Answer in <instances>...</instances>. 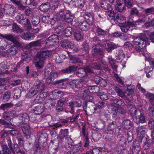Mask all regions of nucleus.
Returning <instances> with one entry per match:
<instances>
[{"label":"nucleus","mask_w":154,"mask_h":154,"mask_svg":"<svg viewBox=\"0 0 154 154\" xmlns=\"http://www.w3.org/2000/svg\"><path fill=\"white\" fill-rule=\"evenodd\" d=\"M100 6L101 7L106 10L105 11L108 14L109 17H112L111 19H113L115 22L121 23L122 21H125V17L120 14H117L114 13L112 6L106 1H103L101 2Z\"/></svg>","instance_id":"1"},{"label":"nucleus","mask_w":154,"mask_h":154,"mask_svg":"<svg viewBox=\"0 0 154 154\" xmlns=\"http://www.w3.org/2000/svg\"><path fill=\"white\" fill-rule=\"evenodd\" d=\"M8 147L6 144L1 145L2 151H0V154H23L24 152L22 151L19 145L17 143H13L10 138L7 139Z\"/></svg>","instance_id":"2"},{"label":"nucleus","mask_w":154,"mask_h":154,"mask_svg":"<svg viewBox=\"0 0 154 154\" xmlns=\"http://www.w3.org/2000/svg\"><path fill=\"white\" fill-rule=\"evenodd\" d=\"M45 85L41 81L37 82L36 85H34L29 90L26 95V97L27 98H30L38 92H41L44 90Z\"/></svg>","instance_id":"3"},{"label":"nucleus","mask_w":154,"mask_h":154,"mask_svg":"<svg viewBox=\"0 0 154 154\" xmlns=\"http://www.w3.org/2000/svg\"><path fill=\"white\" fill-rule=\"evenodd\" d=\"M117 127V123L114 121L109 123L107 125L106 129L103 133V136L105 138L109 140L112 137L113 130Z\"/></svg>","instance_id":"4"},{"label":"nucleus","mask_w":154,"mask_h":154,"mask_svg":"<svg viewBox=\"0 0 154 154\" xmlns=\"http://www.w3.org/2000/svg\"><path fill=\"white\" fill-rule=\"evenodd\" d=\"M138 38H140V41L137 40V39L139 40L138 37H135V40H137L135 41V45H138L139 47V48L135 47V50L138 52H141L142 54H143L142 52L143 50V48L145 46V45L143 46L144 43L143 41L147 42L148 39L145 34L143 33L140 34Z\"/></svg>","instance_id":"5"},{"label":"nucleus","mask_w":154,"mask_h":154,"mask_svg":"<svg viewBox=\"0 0 154 154\" xmlns=\"http://www.w3.org/2000/svg\"><path fill=\"white\" fill-rule=\"evenodd\" d=\"M17 22L19 24L26 25L28 29H30L31 28L30 21L26 18L24 14H20L17 15L15 17Z\"/></svg>","instance_id":"6"},{"label":"nucleus","mask_w":154,"mask_h":154,"mask_svg":"<svg viewBox=\"0 0 154 154\" xmlns=\"http://www.w3.org/2000/svg\"><path fill=\"white\" fill-rule=\"evenodd\" d=\"M51 139L49 144V146H54L59 148V143L61 141V138L58 136L56 132H54L51 134Z\"/></svg>","instance_id":"7"},{"label":"nucleus","mask_w":154,"mask_h":154,"mask_svg":"<svg viewBox=\"0 0 154 154\" xmlns=\"http://www.w3.org/2000/svg\"><path fill=\"white\" fill-rule=\"evenodd\" d=\"M82 136L83 137H85V140H84V147L85 148H88V149H87V150L90 149V146L89 143V138L88 137V134L87 133L86 134V124L85 123H82Z\"/></svg>","instance_id":"8"},{"label":"nucleus","mask_w":154,"mask_h":154,"mask_svg":"<svg viewBox=\"0 0 154 154\" xmlns=\"http://www.w3.org/2000/svg\"><path fill=\"white\" fill-rule=\"evenodd\" d=\"M51 54V52L48 50H41L37 52L36 57L38 59H41L45 61L49 57Z\"/></svg>","instance_id":"9"},{"label":"nucleus","mask_w":154,"mask_h":154,"mask_svg":"<svg viewBox=\"0 0 154 154\" xmlns=\"http://www.w3.org/2000/svg\"><path fill=\"white\" fill-rule=\"evenodd\" d=\"M2 8L5 13L11 16L14 15L15 8L13 5L6 4L3 6H2Z\"/></svg>","instance_id":"10"},{"label":"nucleus","mask_w":154,"mask_h":154,"mask_svg":"<svg viewBox=\"0 0 154 154\" xmlns=\"http://www.w3.org/2000/svg\"><path fill=\"white\" fill-rule=\"evenodd\" d=\"M47 134L46 133H38L37 134V140L38 144L45 147L46 145V141L47 140Z\"/></svg>","instance_id":"11"},{"label":"nucleus","mask_w":154,"mask_h":154,"mask_svg":"<svg viewBox=\"0 0 154 154\" xmlns=\"http://www.w3.org/2000/svg\"><path fill=\"white\" fill-rule=\"evenodd\" d=\"M101 45L100 44H97L93 46L92 53L94 56H95L98 55L100 56L104 55V52L102 51V49L100 48Z\"/></svg>","instance_id":"12"},{"label":"nucleus","mask_w":154,"mask_h":154,"mask_svg":"<svg viewBox=\"0 0 154 154\" xmlns=\"http://www.w3.org/2000/svg\"><path fill=\"white\" fill-rule=\"evenodd\" d=\"M67 140L66 143V148L67 150L71 149V151H72L75 146L78 145L80 146V149H81L82 146V143L81 142L77 144H75L74 141L71 138H67Z\"/></svg>","instance_id":"13"},{"label":"nucleus","mask_w":154,"mask_h":154,"mask_svg":"<svg viewBox=\"0 0 154 154\" xmlns=\"http://www.w3.org/2000/svg\"><path fill=\"white\" fill-rule=\"evenodd\" d=\"M47 44H48L51 45H55L56 43L59 41L58 36L56 34L51 35L46 39Z\"/></svg>","instance_id":"14"},{"label":"nucleus","mask_w":154,"mask_h":154,"mask_svg":"<svg viewBox=\"0 0 154 154\" xmlns=\"http://www.w3.org/2000/svg\"><path fill=\"white\" fill-rule=\"evenodd\" d=\"M102 64H103V62H100L98 63H94L91 65V68L89 67H87L85 69L86 74H87V73H93V70L91 68L95 69L100 70L101 69Z\"/></svg>","instance_id":"15"},{"label":"nucleus","mask_w":154,"mask_h":154,"mask_svg":"<svg viewBox=\"0 0 154 154\" xmlns=\"http://www.w3.org/2000/svg\"><path fill=\"white\" fill-rule=\"evenodd\" d=\"M68 3L71 2L72 5L78 9H82L85 5V0H67Z\"/></svg>","instance_id":"16"},{"label":"nucleus","mask_w":154,"mask_h":154,"mask_svg":"<svg viewBox=\"0 0 154 154\" xmlns=\"http://www.w3.org/2000/svg\"><path fill=\"white\" fill-rule=\"evenodd\" d=\"M66 101V99L65 97L62 98L58 101L55 107V110L57 112L59 113L63 111L64 108L63 106Z\"/></svg>","instance_id":"17"},{"label":"nucleus","mask_w":154,"mask_h":154,"mask_svg":"<svg viewBox=\"0 0 154 154\" xmlns=\"http://www.w3.org/2000/svg\"><path fill=\"white\" fill-rule=\"evenodd\" d=\"M137 132V142L139 143L140 141L141 143L142 140L144 137L145 131L143 127H138L136 129Z\"/></svg>","instance_id":"18"},{"label":"nucleus","mask_w":154,"mask_h":154,"mask_svg":"<svg viewBox=\"0 0 154 154\" xmlns=\"http://www.w3.org/2000/svg\"><path fill=\"white\" fill-rule=\"evenodd\" d=\"M81 16L86 20V21L89 23H93L94 20V15L93 14L88 11L85 12L81 14Z\"/></svg>","instance_id":"19"},{"label":"nucleus","mask_w":154,"mask_h":154,"mask_svg":"<svg viewBox=\"0 0 154 154\" xmlns=\"http://www.w3.org/2000/svg\"><path fill=\"white\" fill-rule=\"evenodd\" d=\"M78 66L75 65H72L63 69H62L60 72V73L61 74H69L74 72L77 70Z\"/></svg>","instance_id":"20"},{"label":"nucleus","mask_w":154,"mask_h":154,"mask_svg":"<svg viewBox=\"0 0 154 154\" xmlns=\"http://www.w3.org/2000/svg\"><path fill=\"white\" fill-rule=\"evenodd\" d=\"M83 82L79 80H73L70 82V85L72 88H80L83 87Z\"/></svg>","instance_id":"21"},{"label":"nucleus","mask_w":154,"mask_h":154,"mask_svg":"<svg viewBox=\"0 0 154 154\" xmlns=\"http://www.w3.org/2000/svg\"><path fill=\"white\" fill-rule=\"evenodd\" d=\"M84 154H102V149L100 147L90 146V149L86 150V153Z\"/></svg>","instance_id":"22"},{"label":"nucleus","mask_w":154,"mask_h":154,"mask_svg":"<svg viewBox=\"0 0 154 154\" xmlns=\"http://www.w3.org/2000/svg\"><path fill=\"white\" fill-rule=\"evenodd\" d=\"M116 4L115 5V9L120 12L123 11L125 9V5L123 3V0H117L116 1Z\"/></svg>","instance_id":"23"},{"label":"nucleus","mask_w":154,"mask_h":154,"mask_svg":"<svg viewBox=\"0 0 154 154\" xmlns=\"http://www.w3.org/2000/svg\"><path fill=\"white\" fill-rule=\"evenodd\" d=\"M51 7V5L49 2L43 3L39 6V9L42 12H47Z\"/></svg>","instance_id":"24"},{"label":"nucleus","mask_w":154,"mask_h":154,"mask_svg":"<svg viewBox=\"0 0 154 154\" xmlns=\"http://www.w3.org/2000/svg\"><path fill=\"white\" fill-rule=\"evenodd\" d=\"M99 87L97 85H94L93 86H88L87 89L85 90V92L90 93H99L100 91Z\"/></svg>","instance_id":"25"},{"label":"nucleus","mask_w":154,"mask_h":154,"mask_svg":"<svg viewBox=\"0 0 154 154\" xmlns=\"http://www.w3.org/2000/svg\"><path fill=\"white\" fill-rule=\"evenodd\" d=\"M53 99L54 100L63 97L64 95L63 92L58 90H55L51 91Z\"/></svg>","instance_id":"26"},{"label":"nucleus","mask_w":154,"mask_h":154,"mask_svg":"<svg viewBox=\"0 0 154 154\" xmlns=\"http://www.w3.org/2000/svg\"><path fill=\"white\" fill-rule=\"evenodd\" d=\"M34 37V34L29 32H27L23 33L21 36L22 38L27 41L32 39Z\"/></svg>","instance_id":"27"},{"label":"nucleus","mask_w":154,"mask_h":154,"mask_svg":"<svg viewBox=\"0 0 154 154\" xmlns=\"http://www.w3.org/2000/svg\"><path fill=\"white\" fill-rule=\"evenodd\" d=\"M86 21L84 20L79 23V28L82 30L85 31H88L89 29V24Z\"/></svg>","instance_id":"28"},{"label":"nucleus","mask_w":154,"mask_h":154,"mask_svg":"<svg viewBox=\"0 0 154 154\" xmlns=\"http://www.w3.org/2000/svg\"><path fill=\"white\" fill-rule=\"evenodd\" d=\"M30 127L28 125L23 126L22 127V130L24 134H25V137L27 138H30L31 134V131L30 130Z\"/></svg>","instance_id":"29"},{"label":"nucleus","mask_w":154,"mask_h":154,"mask_svg":"<svg viewBox=\"0 0 154 154\" xmlns=\"http://www.w3.org/2000/svg\"><path fill=\"white\" fill-rule=\"evenodd\" d=\"M45 107L43 106L38 105L32 110L33 113L36 115H40L44 111Z\"/></svg>","instance_id":"30"},{"label":"nucleus","mask_w":154,"mask_h":154,"mask_svg":"<svg viewBox=\"0 0 154 154\" xmlns=\"http://www.w3.org/2000/svg\"><path fill=\"white\" fill-rule=\"evenodd\" d=\"M4 38L14 43L18 46H19L20 45V43L17 41L15 37L11 34H5L4 37Z\"/></svg>","instance_id":"31"},{"label":"nucleus","mask_w":154,"mask_h":154,"mask_svg":"<svg viewBox=\"0 0 154 154\" xmlns=\"http://www.w3.org/2000/svg\"><path fill=\"white\" fill-rule=\"evenodd\" d=\"M20 120H22L23 124L24 125H27L29 122V116L27 114H22L20 115Z\"/></svg>","instance_id":"32"},{"label":"nucleus","mask_w":154,"mask_h":154,"mask_svg":"<svg viewBox=\"0 0 154 154\" xmlns=\"http://www.w3.org/2000/svg\"><path fill=\"white\" fill-rule=\"evenodd\" d=\"M67 11L63 9L59 10L57 13L58 19L61 20H63L64 18H65V16L66 14Z\"/></svg>","instance_id":"33"},{"label":"nucleus","mask_w":154,"mask_h":154,"mask_svg":"<svg viewBox=\"0 0 154 154\" xmlns=\"http://www.w3.org/2000/svg\"><path fill=\"white\" fill-rule=\"evenodd\" d=\"M69 134L68 129H61L59 132V136L61 138V141L65 137L67 136Z\"/></svg>","instance_id":"34"},{"label":"nucleus","mask_w":154,"mask_h":154,"mask_svg":"<svg viewBox=\"0 0 154 154\" xmlns=\"http://www.w3.org/2000/svg\"><path fill=\"white\" fill-rule=\"evenodd\" d=\"M112 88L118 96L122 97H124V93L119 87L114 85L112 86Z\"/></svg>","instance_id":"35"},{"label":"nucleus","mask_w":154,"mask_h":154,"mask_svg":"<svg viewBox=\"0 0 154 154\" xmlns=\"http://www.w3.org/2000/svg\"><path fill=\"white\" fill-rule=\"evenodd\" d=\"M13 32L17 34L21 33L23 32V30L21 29L16 23H14L12 25Z\"/></svg>","instance_id":"36"},{"label":"nucleus","mask_w":154,"mask_h":154,"mask_svg":"<svg viewBox=\"0 0 154 154\" xmlns=\"http://www.w3.org/2000/svg\"><path fill=\"white\" fill-rule=\"evenodd\" d=\"M64 17L63 20H65L66 22L68 23H71L73 21L72 16L71 15V13L69 11H67Z\"/></svg>","instance_id":"37"},{"label":"nucleus","mask_w":154,"mask_h":154,"mask_svg":"<svg viewBox=\"0 0 154 154\" xmlns=\"http://www.w3.org/2000/svg\"><path fill=\"white\" fill-rule=\"evenodd\" d=\"M112 101L113 103L119 106H124L125 104L123 100L119 98L112 99Z\"/></svg>","instance_id":"38"},{"label":"nucleus","mask_w":154,"mask_h":154,"mask_svg":"<svg viewBox=\"0 0 154 154\" xmlns=\"http://www.w3.org/2000/svg\"><path fill=\"white\" fill-rule=\"evenodd\" d=\"M18 47L15 45H13L7 50L10 55H14L18 52Z\"/></svg>","instance_id":"39"},{"label":"nucleus","mask_w":154,"mask_h":154,"mask_svg":"<svg viewBox=\"0 0 154 154\" xmlns=\"http://www.w3.org/2000/svg\"><path fill=\"white\" fill-rule=\"evenodd\" d=\"M43 147H45V146H43L38 143H35V146L33 149V151L34 152L33 154H41L40 151L41 150V149Z\"/></svg>","instance_id":"40"},{"label":"nucleus","mask_w":154,"mask_h":154,"mask_svg":"<svg viewBox=\"0 0 154 154\" xmlns=\"http://www.w3.org/2000/svg\"><path fill=\"white\" fill-rule=\"evenodd\" d=\"M76 74L78 77L83 78L87 75V74L85 69L83 68H81L79 69L78 71L76 72Z\"/></svg>","instance_id":"41"},{"label":"nucleus","mask_w":154,"mask_h":154,"mask_svg":"<svg viewBox=\"0 0 154 154\" xmlns=\"http://www.w3.org/2000/svg\"><path fill=\"white\" fill-rule=\"evenodd\" d=\"M72 28L70 27H66L63 31V35L65 37H69L72 34Z\"/></svg>","instance_id":"42"},{"label":"nucleus","mask_w":154,"mask_h":154,"mask_svg":"<svg viewBox=\"0 0 154 154\" xmlns=\"http://www.w3.org/2000/svg\"><path fill=\"white\" fill-rule=\"evenodd\" d=\"M59 149V148L54 146H48V152L49 154H57V152Z\"/></svg>","instance_id":"43"},{"label":"nucleus","mask_w":154,"mask_h":154,"mask_svg":"<svg viewBox=\"0 0 154 154\" xmlns=\"http://www.w3.org/2000/svg\"><path fill=\"white\" fill-rule=\"evenodd\" d=\"M69 58L70 60H72L73 63L78 64L79 66L82 64V60L79 57L71 56L69 57Z\"/></svg>","instance_id":"44"},{"label":"nucleus","mask_w":154,"mask_h":154,"mask_svg":"<svg viewBox=\"0 0 154 154\" xmlns=\"http://www.w3.org/2000/svg\"><path fill=\"white\" fill-rule=\"evenodd\" d=\"M117 61L116 60L111 58L109 59V63L111 68L114 71L117 70L118 66L116 65Z\"/></svg>","instance_id":"45"},{"label":"nucleus","mask_w":154,"mask_h":154,"mask_svg":"<svg viewBox=\"0 0 154 154\" xmlns=\"http://www.w3.org/2000/svg\"><path fill=\"white\" fill-rule=\"evenodd\" d=\"M95 27L96 28V31L98 35L105 36L107 35L108 32L107 31L102 29L101 28H100L98 26H97V27L95 26Z\"/></svg>","instance_id":"46"},{"label":"nucleus","mask_w":154,"mask_h":154,"mask_svg":"<svg viewBox=\"0 0 154 154\" xmlns=\"http://www.w3.org/2000/svg\"><path fill=\"white\" fill-rule=\"evenodd\" d=\"M75 146L72 151L69 150L65 154H78L80 146L78 145Z\"/></svg>","instance_id":"47"},{"label":"nucleus","mask_w":154,"mask_h":154,"mask_svg":"<svg viewBox=\"0 0 154 154\" xmlns=\"http://www.w3.org/2000/svg\"><path fill=\"white\" fill-rule=\"evenodd\" d=\"M101 137V134L97 131L93 133L92 134V137L94 141L97 142L98 141Z\"/></svg>","instance_id":"48"},{"label":"nucleus","mask_w":154,"mask_h":154,"mask_svg":"<svg viewBox=\"0 0 154 154\" xmlns=\"http://www.w3.org/2000/svg\"><path fill=\"white\" fill-rule=\"evenodd\" d=\"M137 112V114H140L138 119V121H139V122L141 123H144L146 121V119L144 116V114L143 113L141 112L140 111H137L135 110V115L137 114H136Z\"/></svg>","instance_id":"49"},{"label":"nucleus","mask_w":154,"mask_h":154,"mask_svg":"<svg viewBox=\"0 0 154 154\" xmlns=\"http://www.w3.org/2000/svg\"><path fill=\"white\" fill-rule=\"evenodd\" d=\"M11 93L9 91L6 92L3 97L2 101L4 102H6L10 100Z\"/></svg>","instance_id":"50"},{"label":"nucleus","mask_w":154,"mask_h":154,"mask_svg":"<svg viewBox=\"0 0 154 154\" xmlns=\"http://www.w3.org/2000/svg\"><path fill=\"white\" fill-rule=\"evenodd\" d=\"M13 104L10 103L2 104L0 106V110L2 109L5 110L8 109L13 107Z\"/></svg>","instance_id":"51"},{"label":"nucleus","mask_w":154,"mask_h":154,"mask_svg":"<svg viewBox=\"0 0 154 154\" xmlns=\"http://www.w3.org/2000/svg\"><path fill=\"white\" fill-rule=\"evenodd\" d=\"M38 61L35 63V66L37 69H42L44 66V61L41 59H38Z\"/></svg>","instance_id":"52"},{"label":"nucleus","mask_w":154,"mask_h":154,"mask_svg":"<svg viewBox=\"0 0 154 154\" xmlns=\"http://www.w3.org/2000/svg\"><path fill=\"white\" fill-rule=\"evenodd\" d=\"M135 21L134 18L133 16L130 15L128 18V20L127 22V23L128 25L130 26L131 27H134L135 26Z\"/></svg>","instance_id":"53"},{"label":"nucleus","mask_w":154,"mask_h":154,"mask_svg":"<svg viewBox=\"0 0 154 154\" xmlns=\"http://www.w3.org/2000/svg\"><path fill=\"white\" fill-rule=\"evenodd\" d=\"M122 26H121V29L122 32L126 33L131 26L126 23H122Z\"/></svg>","instance_id":"54"},{"label":"nucleus","mask_w":154,"mask_h":154,"mask_svg":"<svg viewBox=\"0 0 154 154\" xmlns=\"http://www.w3.org/2000/svg\"><path fill=\"white\" fill-rule=\"evenodd\" d=\"M52 2V5L51 7V9L53 11H54L56 8H57L59 3V0H49Z\"/></svg>","instance_id":"55"},{"label":"nucleus","mask_w":154,"mask_h":154,"mask_svg":"<svg viewBox=\"0 0 154 154\" xmlns=\"http://www.w3.org/2000/svg\"><path fill=\"white\" fill-rule=\"evenodd\" d=\"M32 20V23L33 26H36L40 23V19L39 17H33Z\"/></svg>","instance_id":"56"},{"label":"nucleus","mask_w":154,"mask_h":154,"mask_svg":"<svg viewBox=\"0 0 154 154\" xmlns=\"http://www.w3.org/2000/svg\"><path fill=\"white\" fill-rule=\"evenodd\" d=\"M14 97L15 98L18 99L21 96L22 92L21 90L19 88H16L14 91Z\"/></svg>","instance_id":"57"},{"label":"nucleus","mask_w":154,"mask_h":154,"mask_svg":"<svg viewBox=\"0 0 154 154\" xmlns=\"http://www.w3.org/2000/svg\"><path fill=\"white\" fill-rule=\"evenodd\" d=\"M68 106L70 110L69 111H66L65 112L67 113L69 112L71 114H73L75 112L74 106L72 101H70L68 103Z\"/></svg>","instance_id":"58"},{"label":"nucleus","mask_w":154,"mask_h":154,"mask_svg":"<svg viewBox=\"0 0 154 154\" xmlns=\"http://www.w3.org/2000/svg\"><path fill=\"white\" fill-rule=\"evenodd\" d=\"M8 63L6 61H4L0 64V70L1 71H4L8 68Z\"/></svg>","instance_id":"59"},{"label":"nucleus","mask_w":154,"mask_h":154,"mask_svg":"<svg viewBox=\"0 0 154 154\" xmlns=\"http://www.w3.org/2000/svg\"><path fill=\"white\" fill-rule=\"evenodd\" d=\"M52 34L51 30L48 29L45 31L43 33L40 35V37L42 38H47Z\"/></svg>","instance_id":"60"},{"label":"nucleus","mask_w":154,"mask_h":154,"mask_svg":"<svg viewBox=\"0 0 154 154\" xmlns=\"http://www.w3.org/2000/svg\"><path fill=\"white\" fill-rule=\"evenodd\" d=\"M29 45L30 47H40L41 46V42L40 40L33 41L29 44Z\"/></svg>","instance_id":"61"},{"label":"nucleus","mask_w":154,"mask_h":154,"mask_svg":"<svg viewBox=\"0 0 154 154\" xmlns=\"http://www.w3.org/2000/svg\"><path fill=\"white\" fill-rule=\"evenodd\" d=\"M105 106V102L103 101L98 102L96 105L95 107L94 108V109L96 111L98 109L103 108Z\"/></svg>","instance_id":"62"},{"label":"nucleus","mask_w":154,"mask_h":154,"mask_svg":"<svg viewBox=\"0 0 154 154\" xmlns=\"http://www.w3.org/2000/svg\"><path fill=\"white\" fill-rule=\"evenodd\" d=\"M146 97L149 100V101L151 104L152 105L153 102H154V94L150 93H148L146 94Z\"/></svg>","instance_id":"63"},{"label":"nucleus","mask_w":154,"mask_h":154,"mask_svg":"<svg viewBox=\"0 0 154 154\" xmlns=\"http://www.w3.org/2000/svg\"><path fill=\"white\" fill-rule=\"evenodd\" d=\"M144 26L147 28L154 26V18L150 21H146L144 24Z\"/></svg>","instance_id":"64"}]
</instances>
